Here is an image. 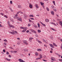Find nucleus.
I'll return each instance as SVG.
<instances>
[{
    "instance_id": "f257e3e1",
    "label": "nucleus",
    "mask_w": 62,
    "mask_h": 62,
    "mask_svg": "<svg viewBox=\"0 0 62 62\" xmlns=\"http://www.w3.org/2000/svg\"><path fill=\"white\" fill-rule=\"evenodd\" d=\"M16 18L18 21H20L21 22H22V19H21V18H20L18 17H17Z\"/></svg>"
},
{
    "instance_id": "f03ea898",
    "label": "nucleus",
    "mask_w": 62,
    "mask_h": 62,
    "mask_svg": "<svg viewBox=\"0 0 62 62\" xmlns=\"http://www.w3.org/2000/svg\"><path fill=\"white\" fill-rule=\"evenodd\" d=\"M23 42L24 44H25L26 45H27L28 43L27 42V41L25 40H23Z\"/></svg>"
},
{
    "instance_id": "7ed1b4c3",
    "label": "nucleus",
    "mask_w": 62,
    "mask_h": 62,
    "mask_svg": "<svg viewBox=\"0 0 62 62\" xmlns=\"http://www.w3.org/2000/svg\"><path fill=\"white\" fill-rule=\"evenodd\" d=\"M29 7H30L31 8H32L33 7V6L32 5V4H29Z\"/></svg>"
},
{
    "instance_id": "20e7f679",
    "label": "nucleus",
    "mask_w": 62,
    "mask_h": 62,
    "mask_svg": "<svg viewBox=\"0 0 62 62\" xmlns=\"http://www.w3.org/2000/svg\"><path fill=\"white\" fill-rule=\"evenodd\" d=\"M33 39V38L32 37L30 38L29 41H30V42H31V41H32V39Z\"/></svg>"
},
{
    "instance_id": "39448f33",
    "label": "nucleus",
    "mask_w": 62,
    "mask_h": 62,
    "mask_svg": "<svg viewBox=\"0 0 62 62\" xmlns=\"http://www.w3.org/2000/svg\"><path fill=\"white\" fill-rule=\"evenodd\" d=\"M27 30V29H24L22 31V32H23V33H24V32H25Z\"/></svg>"
},
{
    "instance_id": "423d86ee",
    "label": "nucleus",
    "mask_w": 62,
    "mask_h": 62,
    "mask_svg": "<svg viewBox=\"0 0 62 62\" xmlns=\"http://www.w3.org/2000/svg\"><path fill=\"white\" fill-rule=\"evenodd\" d=\"M8 32H9V33L10 34H13V35H14V34H15V32H12L11 31H8Z\"/></svg>"
},
{
    "instance_id": "0eeeda50",
    "label": "nucleus",
    "mask_w": 62,
    "mask_h": 62,
    "mask_svg": "<svg viewBox=\"0 0 62 62\" xmlns=\"http://www.w3.org/2000/svg\"><path fill=\"white\" fill-rule=\"evenodd\" d=\"M49 45H50V47H52V48H54V46H53V45L52 44H49Z\"/></svg>"
},
{
    "instance_id": "6e6552de",
    "label": "nucleus",
    "mask_w": 62,
    "mask_h": 62,
    "mask_svg": "<svg viewBox=\"0 0 62 62\" xmlns=\"http://www.w3.org/2000/svg\"><path fill=\"white\" fill-rule=\"evenodd\" d=\"M5 59H6V60L8 61H10V60H10V59H8V58H5Z\"/></svg>"
},
{
    "instance_id": "1a4fd4ad",
    "label": "nucleus",
    "mask_w": 62,
    "mask_h": 62,
    "mask_svg": "<svg viewBox=\"0 0 62 62\" xmlns=\"http://www.w3.org/2000/svg\"><path fill=\"white\" fill-rule=\"evenodd\" d=\"M31 30L32 32H33V33H36V31L33 30V29H31Z\"/></svg>"
},
{
    "instance_id": "9d476101",
    "label": "nucleus",
    "mask_w": 62,
    "mask_h": 62,
    "mask_svg": "<svg viewBox=\"0 0 62 62\" xmlns=\"http://www.w3.org/2000/svg\"><path fill=\"white\" fill-rule=\"evenodd\" d=\"M20 28H21V29H27V27H20Z\"/></svg>"
},
{
    "instance_id": "9b49d317",
    "label": "nucleus",
    "mask_w": 62,
    "mask_h": 62,
    "mask_svg": "<svg viewBox=\"0 0 62 62\" xmlns=\"http://www.w3.org/2000/svg\"><path fill=\"white\" fill-rule=\"evenodd\" d=\"M45 21L46 22H49V20H48V19H46L45 20Z\"/></svg>"
},
{
    "instance_id": "f8f14e48",
    "label": "nucleus",
    "mask_w": 62,
    "mask_h": 62,
    "mask_svg": "<svg viewBox=\"0 0 62 62\" xmlns=\"http://www.w3.org/2000/svg\"><path fill=\"white\" fill-rule=\"evenodd\" d=\"M35 55L36 56H38L39 55V54L38 53L36 52L35 53Z\"/></svg>"
},
{
    "instance_id": "ddd939ff",
    "label": "nucleus",
    "mask_w": 62,
    "mask_h": 62,
    "mask_svg": "<svg viewBox=\"0 0 62 62\" xmlns=\"http://www.w3.org/2000/svg\"><path fill=\"white\" fill-rule=\"evenodd\" d=\"M56 54L59 57H60L61 56V55L60 54H59L58 53H56Z\"/></svg>"
},
{
    "instance_id": "4468645a",
    "label": "nucleus",
    "mask_w": 62,
    "mask_h": 62,
    "mask_svg": "<svg viewBox=\"0 0 62 62\" xmlns=\"http://www.w3.org/2000/svg\"><path fill=\"white\" fill-rule=\"evenodd\" d=\"M24 51L25 52H28V50L27 49L25 48L24 49Z\"/></svg>"
},
{
    "instance_id": "2eb2a0df",
    "label": "nucleus",
    "mask_w": 62,
    "mask_h": 62,
    "mask_svg": "<svg viewBox=\"0 0 62 62\" xmlns=\"http://www.w3.org/2000/svg\"><path fill=\"white\" fill-rule=\"evenodd\" d=\"M54 58L52 57H51V60H53V61H54Z\"/></svg>"
},
{
    "instance_id": "dca6fc26",
    "label": "nucleus",
    "mask_w": 62,
    "mask_h": 62,
    "mask_svg": "<svg viewBox=\"0 0 62 62\" xmlns=\"http://www.w3.org/2000/svg\"><path fill=\"white\" fill-rule=\"evenodd\" d=\"M51 14H52V15H54V11H51Z\"/></svg>"
},
{
    "instance_id": "f3484780",
    "label": "nucleus",
    "mask_w": 62,
    "mask_h": 62,
    "mask_svg": "<svg viewBox=\"0 0 62 62\" xmlns=\"http://www.w3.org/2000/svg\"><path fill=\"white\" fill-rule=\"evenodd\" d=\"M35 7L36 8H39V7L38 6V5L37 4H36L35 5Z\"/></svg>"
},
{
    "instance_id": "a211bd4d",
    "label": "nucleus",
    "mask_w": 62,
    "mask_h": 62,
    "mask_svg": "<svg viewBox=\"0 0 62 62\" xmlns=\"http://www.w3.org/2000/svg\"><path fill=\"white\" fill-rule=\"evenodd\" d=\"M29 17H34V16L32 15H29Z\"/></svg>"
},
{
    "instance_id": "6ab92c4d",
    "label": "nucleus",
    "mask_w": 62,
    "mask_h": 62,
    "mask_svg": "<svg viewBox=\"0 0 62 62\" xmlns=\"http://www.w3.org/2000/svg\"><path fill=\"white\" fill-rule=\"evenodd\" d=\"M42 55L41 54H39V57H40L41 58H42Z\"/></svg>"
},
{
    "instance_id": "aec40b11",
    "label": "nucleus",
    "mask_w": 62,
    "mask_h": 62,
    "mask_svg": "<svg viewBox=\"0 0 62 62\" xmlns=\"http://www.w3.org/2000/svg\"><path fill=\"white\" fill-rule=\"evenodd\" d=\"M21 6L20 5H19L17 7L18 8H21Z\"/></svg>"
},
{
    "instance_id": "412c9836",
    "label": "nucleus",
    "mask_w": 62,
    "mask_h": 62,
    "mask_svg": "<svg viewBox=\"0 0 62 62\" xmlns=\"http://www.w3.org/2000/svg\"><path fill=\"white\" fill-rule=\"evenodd\" d=\"M38 51H41V49H37Z\"/></svg>"
},
{
    "instance_id": "4be33fe9",
    "label": "nucleus",
    "mask_w": 62,
    "mask_h": 62,
    "mask_svg": "<svg viewBox=\"0 0 62 62\" xmlns=\"http://www.w3.org/2000/svg\"><path fill=\"white\" fill-rule=\"evenodd\" d=\"M60 23V25H62V21H60L59 22Z\"/></svg>"
},
{
    "instance_id": "5701e85b",
    "label": "nucleus",
    "mask_w": 62,
    "mask_h": 62,
    "mask_svg": "<svg viewBox=\"0 0 62 62\" xmlns=\"http://www.w3.org/2000/svg\"><path fill=\"white\" fill-rule=\"evenodd\" d=\"M42 40L44 42H45L46 43V44L47 43V42H46V40H45L44 39H43Z\"/></svg>"
},
{
    "instance_id": "b1692460",
    "label": "nucleus",
    "mask_w": 62,
    "mask_h": 62,
    "mask_svg": "<svg viewBox=\"0 0 62 62\" xmlns=\"http://www.w3.org/2000/svg\"><path fill=\"white\" fill-rule=\"evenodd\" d=\"M38 33H40L41 32V31L40 30H38Z\"/></svg>"
},
{
    "instance_id": "393cba45",
    "label": "nucleus",
    "mask_w": 62,
    "mask_h": 62,
    "mask_svg": "<svg viewBox=\"0 0 62 62\" xmlns=\"http://www.w3.org/2000/svg\"><path fill=\"white\" fill-rule=\"evenodd\" d=\"M46 9L48 11H49V9L48 8V7H46Z\"/></svg>"
},
{
    "instance_id": "a878e982",
    "label": "nucleus",
    "mask_w": 62,
    "mask_h": 62,
    "mask_svg": "<svg viewBox=\"0 0 62 62\" xmlns=\"http://www.w3.org/2000/svg\"><path fill=\"white\" fill-rule=\"evenodd\" d=\"M39 59H41V58L40 57H38V58H36V60H39Z\"/></svg>"
},
{
    "instance_id": "bb28decb",
    "label": "nucleus",
    "mask_w": 62,
    "mask_h": 62,
    "mask_svg": "<svg viewBox=\"0 0 62 62\" xmlns=\"http://www.w3.org/2000/svg\"><path fill=\"white\" fill-rule=\"evenodd\" d=\"M53 3L54 4L55 6V1H53Z\"/></svg>"
},
{
    "instance_id": "cd10ccee",
    "label": "nucleus",
    "mask_w": 62,
    "mask_h": 62,
    "mask_svg": "<svg viewBox=\"0 0 62 62\" xmlns=\"http://www.w3.org/2000/svg\"><path fill=\"white\" fill-rule=\"evenodd\" d=\"M4 41H5V42H8V41L6 39H5L4 40Z\"/></svg>"
},
{
    "instance_id": "c85d7f7f",
    "label": "nucleus",
    "mask_w": 62,
    "mask_h": 62,
    "mask_svg": "<svg viewBox=\"0 0 62 62\" xmlns=\"http://www.w3.org/2000/svg\"><path fill=\"white\" fill-rule=\"evenodd\" d=\"M40 3L41 5H44V3H42V2H41Z\"/></svg>"
},
{
    "instance_id": "c756f323",
    "label": "nucleus",
    "mask_w": 62,
    "mask_h": 62,
    "mask_svg": "<svg viewBox=\"0 0 62 62\" xmlns=\"http://www.w3.org/2000/svg\"><path fill=\"white\" fill-rule=\"evenodd\" d=\"M38 27L39 28V27H40V25L39 24V23H38Z\"/></svg>"
},
{
    "instance_id": "7c9ffc66",
    "label": "nucleus",
    "mask_w": 62,
    "mask_h": 62,
    "mask_svg": "<svg viewBox=\"0 0 62 62\" xmlns=\"http://www.w3.org/2000/svg\"><path fill=\"white\" fill-rule=\"evenodd\" d=\"M9 20H10L11 21H12V20H13V19H12V18H11V17H10Z\"/></svg>"
},
{
    "instance_id": "2f4dec72",
    "label": "nucleus",
    "mask_w": 62,
    "mask_h": 62,
    "mask_svg": "<svg viewBox=\"0 0 62 62\" xmlns=\"http://www.w3.org/2000/svg\"><path fill=\"white\" fill-rule=\"evenodd\" d=\"M42 25H43V26H46V25H45V24H43V23L42 24Z\"/></svg>"
},
{
    "instance_id": "473e14b6",
    "label": "nucleus",
    "mask_w": 62,
    "mask_h": 62,
    "mask_svg": "<svg viewBox=\"0 0 62 62\" xmlns=\"http://www.w3.org/2000/svg\"><path fill=\"white\" fill-rule=\"evenodd\" d=\"M6 54H9V52H8L7 51L6 52Z\"/></svg>"
},
{
    "instance_id": "72a5a7b5",
    "label": "nucleus",
    "mask_w": 62,
    "mask_h": 62,
    "mask_svg": "<svg viewBox=\"0 0 62 62\" xmlns=\"http://www.w3.org/2000/svg\"><path fill=\"white\" fill-rule=\"evenodd\" d=\"M53 9L54 10V11L55 12V11H56V9L55 8H54Z\"/></svg>"
},
{
    "instance_id": "f704fd0d",
    "label": "nucleus",
    "mask_w": 62,
    "mask_h": 62,
    "mask_svg": "<svg viewBox=\"0 0 62 62\" xmlns=\"http://www.w3.org/2000/svg\"><path fill=\"white\" fill-rule=\"evenodd\" d=\"M52 30H53V31H55V29H54L53 28H52L51 29Z\"/></svg>"
},
{
    "instance_id": "c9c22d12",
    "label": "nucleus",
    "mask_w": 62,
    "mask_h": 62,
    "mask_svg": "<svg viewBox=\"0 0 62 62\" xmlns=\"http://www.w3.org/2000/svg\"><path fill=\"white\" fill-rule=\"evenodd\" d=\"M38 34H35V37H38Z\"/></svg>"
},
{
    "instance_id": "e433bc0d",
    "label": "nucleus",
    "mask_w": 62,
    "mask_h": 62,
    "mask_svg": "<svg viewBox=\"0 0 62 62\" xmlns=\"http://www.w3.org/2000/svg\"><path fill=\"white\" fill-rule=\"evenodd\" d=\"M9 27H10V28H11L12 27V25H11V24H9Z\"/></svg>"
},
{
    "instance_id": "4c0bfd02",
    "label": "nucleus",
    "mask_w": 62,
    "mask_h": 62,
    "mask_svg": "<svg viewBox=\"0 0 62 62\" xmlns=\"http://www.w3.org/2000/svg\"><path fill=\"white\" fill-rule=\"evenodd\" d=\"M4 17H5V18H8V16H7L6 15H5L4 16Z\"/></svg>"
},
{
    "instance_id": "58836bf2",
    "label": "nucleus",
    "mask_w": 62,
    "mask_h": 62,
    "mask_svg": "<svg viewBox=\"0 0 62 62\" xmlns=\"http://www.w3.org/2000/svg\"><path fill=\"white\" fill-rule=\"evenodd\" d=\"M10 3L11 4H12V1L11 0L10 1Z\"/></svg>"
},
{
    "instance_id": "ea45409f",
    "label": "nucleus",
    "mask_w": 62,
    "mask_h": 62,
    "mask_svg": "<svg viewBox=\"0 0 62 62\" xmlns=\"http://www.w3.org/2000/svg\"><path fill=\"white\" fill-rule=\"evenodd\" d=\"M12 27V28H15V26L12 25V27Z\"/></svg>"
},
{
    "instance_id": "a19ab883",
    "label": "nucleus",
    "mask_w": 62,
    "mask_h": 62,
    "mask_svg": "<svg viewBox=\"0 0 62 62\" xmlns=\"http://www.w3.org/2000/svg\"><path fill=\"white\" fill-rule=\"evenodd\" d=\"M38 42L39 43H42V42L41 41H38Z\"/></svg>"
},
{
    "instance_id": "79ce46f5",
    "label": "nucleus",
    "mask_w": 62,
    "mask_h": 62,
    "mask_svg": "<svg viewBox=\"0 0 62 62\" xmlns=\"http://www.w3.org/2000/svg\"><path fill=\"white\" fill-rule=\"evenodd\" d=\"M59 61H60L61 62H62V59H59Z\"/></svg>"
},
{
    "instance_id": "37998d69",
    "label": "nucleus",
    "mask_w": 62,
    "mask_h": 62,
    "mask_svg": "<svg viewBox=\"0 0 62 62\" xmlns=\"http://www.w3.org/2000/svg\"><path fill=\"white\" fill-rule=\"evenodd\" d=\"M29 32V30H28L27 31H26V33H28Z\"/></svg>"
},
{
    "instance_id": "c03bdc74",
    "label": "nucleus",
    "mask_w": 62,
    "mask_h": 62,
    "mask_svg": "<svg viewBox=\"0 0 62 62\" xmlns=\"http://www.w3.org/2000/svg\"><path fill=\"white\" fill-rule=\"evenodd\" d=\"M28 26L29 27L30 26V24L29 23L28 24Z\"/></svg>"
},
{
    "instance_id": "a18cd8bd",
    "label": "nucleus",
    "mask_w": 62,
    "mask_h": 62,
    "mask_svg": "<svg viewBox=\"0 0 62 62\" xmlns=\"http://www.w3.org/2000/svg\"><path fill=\"white\" fill-rule=\"evenodd\" d=\"M30 19H31V20H34V18H30Z\"/></svg>"
},
{
    "instance_id": "49530a36",
    "label": "nucleus",
    "mask_w": 62,
    "mask_h": 62,
    "mask_svg": "<svg viewBox=\"0 0 62 62\" xmlns=\"http://www.w3.org/2000/svg\"><path fill=\"white\" fill-rule=\"evenodd\" d=\"M50 23H51V24H54V23L53 22H51Z\"/></svg>"
},
{
    "instance_id": "de8ad7c7",
    "label": "nucleus",
    "mask_w": 62,
    "mask_h": 62,
    "mask_svg": "<svg viewBox=\"0 0 62 62\" xmlns=\"http://www.w3.org/2000/svg\"><path fill=\"white\" fill-rule=\"evenodd\" d=\"M24 18L25 19H26V16H24Z\"/></svg>"
},
{
    "instance_id": "09e8293b",
    "label": "nucleus",
    "mask_w": 62,
    "mask_h": 62,
    "mask_svg": "<svg viewBox=\"0 0 62 62\" xmlns=\"http://www.w3.org/2000/svg\"><path fill=\"white\" fill-rule=\"evenodd\" d=\"M44 58H47V57H46L45 56H44Z\"/></svg>"
},
{
    "instance_id": "8fccbe9b",
    "label": "nucleus",
    "mask_w": 62,
    "mask_h": 62,
    "mask_svg": "<svg viewBox=\"0 0 62 62\" xmlns=\"http://www.w3.org/2000/svg\"><path fill=\"white\" fill-rule=\"evenodd\" d=\"M14 53H17V51H14Z\"/></svg>"
},
{
    "instance_id": "3c124183",
    "label": "nucleus",
    "mask_w": 62,
    "mask_h": 62,
    "mask_svg": "<svg viewBox=\"0 0 62 62\" xmlns=\"http://www.w3.org/2000/svg\"><path fill=\"white\" fill-rule=\"evenodd\" d=\"M4 44L5 45H7V43L6 42H5L4 43Z\"/></svg>"
},
{
    "instance_id": "603ef678",
    "label": "nucleus",
    "mask_w": 62,
    "mask_h": 62,
    "mask_svg": "<svg viewBox=\"0 0 62 62\" xmlns=\"http://www.w3.org/2000/svg\"><path fill=\"white\" fill-rule=\"evenodd\" d=\"M3 51L4 53H5V52H6V51H5V49H3Z\"/></svg>"
},
{
    "instance_id": "864d4df0",
    "label": "nucleus",
    "mask_w": 62,
    "mask_h": 62,
    "mask_svg": "<svg viewBox=\"0 0 62 62\" xmlns=\"http://www.w3.org/2000/svg\"><path fill=\"white\" fill-rule=\"evenodd\" d=\"M53 45H54V46H55V45L56 44H55L54 43H53Z\"/></svg>"
},
{
    "instance_id": "5fc2aeb1",
    "label": "nucleus",
    "mask_w": 62,
    "mask_h": 62,
    "mask_svg": "<svg viewBox=\"0 0 62 62\" xmlns=\"http://www.w3.org/2000/svg\"><path fill=\"white\" fill-rule=\"evenodd\" d=\"M17 44H18V45H20V43L19 42H18L17 43Z\"/></svg>"
},
{
    "instance_id": "6e6d98bb",
    "label": "nucleus",
    "mask_w": 62,
    "mask_h": 62,
    "mask_svg": "<svg viewBox=\"0 0 62 62\" xmlns=\"http://www.w3.org/2000/svg\"><path fill=\"white\" fill-rule=\"evenodd\" d=\"M44 46L45 47H46V48L47 47V45H44Z\"/></svg>"
},
{
    "instance_id": "4d7b16f0",
    "label": "nucleus",
    "mask_w": 62,
    "mask_h": 62,
    "mask_svg": "<svg viewBox=\"0 0 62 62\" xmlns=\"http://www.w3.org/2000/svg\"><path fill=\"white\" fill-rule=\"evenodd\" d=\"M8 56L9 57H10V58H11V55H9Z\"/></svg>"
},
{
    "instance_id": "13d9d810",
    "label": "nucleus",
    "mask_w": 62,
    "mask_h": 62,
    "mask_svg": "<svg viewBox=\"0 0 62 62\" xmlns=\"http://www.w3.org/2000/svg\"><path fill=\"white\" fill-rule=\"evenodd\" d=\"M19 12H20V11H19V12H17V14H19Z\"/></svg>"
},
{
    "instance_id": "bf43d9fd",
    "label": "nucleus",
    "mask_w": 62,
    "mask_h": 62,
    "mask_svg": "<svg viewBox=\"0 0 62 62\" xmlns=\"http://www.w3.org/2000/svg\"><path fill=\"white\" fill-rule=\"evenodd\" d=\"M11 52L12 53H14V51H11Z\"/></svg>"
},
{
    "instance_id": "052dcab7",
    "label": "nucleus",
    "mask_w": 62,
    "mask_h": 62,
    "mask_svg": "<svg viewBox=\"0 0 62 62\" xmlns=\"http://www.w3.org/2000/svg\"><path fill=\"white\" fill-rule=\"evenodd\" d=\"M43 60L44 61H45V62H46L47 61V60Z\"/></svg>"
},
{
    "instance_id": "680f3d73",
    "label": "nucleus",
    "mask_w": 62,
    "mask_h": 62,
    "mask_svg": "<svg viewBox=\"0 0 62 62\" xmlns=\"http://www.w3.org/2000/svg\"><path fill=\"white\" fill-rule=\"evenodd\" d=\"M34 26L35 28H37V26L36 25Z\"/></svg>"
},
{
    "instance_id": "e2e57ef3",
    "label": "nucleus",
    "mask_w": 62,
    "mask_h": 62,
    "mask_svg": "<svg viewBox=\"0 0 62 62\" xmlns=\"http://www.w3.org/2000/svg\"><path fill=\"white\" fill-rule=\"evenodd\" d=\"M0 14H1V15L2 16H4V15L2 13H1Z\"/></svg>"
},
{
    "instance_id": "0e129e2a",
    "label": "nucleus",
    "mask_w": 62,
    "mask_h": 62,
    "mask_svg": "<svg viewBox=\"0 0 62 62\" xmlns=\"http://www.w3.org/2000/svg\"><path fill=\"white\" fill-rule=\"evenodd\" d=\"M15 32L16 33V34H18V32H17V31H15Z\"/></svg>"
},
{
    "instance_id": "69168bd1",
    "label": "nucleus",
    "mask_w": 62,
    "mask_h": 62,
    "mask_svg": "<svg viewBox=\"0 0 62 62\" xmlns=\"http://www.w3.org/2000/svg\"><path fill=\"white\" fill-rule=\"evenodd\" d=\"M54 25H55V26H57V25H56V24H55V23H54Z\"/></svg>"
},
{
    "instance_id": "338daca9",
    "label": "nucleus",
    "mask_w": 62,
    "mask_h": 62,
    "mask_svg": "<svg viewBox=\"0 0 62 62\" xmlns=\"http://www.w3.org/2000/svg\"><path fill=\"white\" fill-rule=\"evenodd\" d=\"M51 7L52 8H54V6L52 5L51 6Z\"/></svg>"
},
{
    "instance_id": "774afa93",
    "label": "nucleus",
    "mask_w": 62,
    "mask_h": 62,
    "mask_svg": "<svg viewBox=\"0 0 62 62\" xmlns=\"http://www.w3.org/2000/svg\"><path fill=\"white\" fill-rule=\"evenodd\" d=\"M2 27V25L0 24V27Z\"/></svg>"
}]
</instances>
